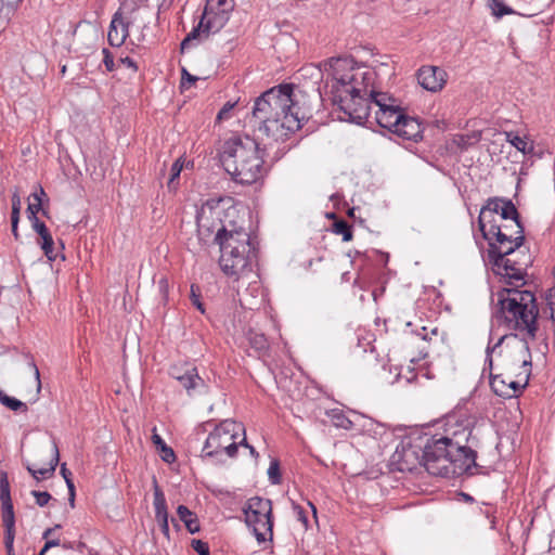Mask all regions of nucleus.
<instances>
[{
  "label": "nucleus",
  "mask_w": 555,
  "mask_h": 555,
  "mask_svg": "<svg viewBox=\"0 0 555 555\" xmlns=\"http://www.w3.org/2000/svg\"><path fill=\"white\" fill-rule=\"evenodd\" d=\"M158 291L164 301L168 299V280L166 278H160L158 281Z\"/></svg>",
  "instance_id": "nucleus-56"
},
{
  "label": "nucleus",
  "mask_w": 555,
  "mask_h": 555,
  "mask_svg": "<svg viewBox=\"0 0 555 555\" xmlns=\"http://www.w3.org/2000/svg\"><path fill=\"white\" fill-rule=\"evenodd\" d=\"M30 493L36 499V504L40 507L46 506L52 499V495L48 491L33 490Z\"/></svg>",
  "instance_id": "nucleus-47"
},
{
  "label": "nucleus",
  "mask_w": 555,
  "mask_h": 555,
  "mask_svg": "<svg viewBox=\"0 0 555 555\" xmlns=\"http://www.w3.org/2000/svg\"><path fill=\"white\" fill-rule=\"evenodd\" d=\"M423 438L403 439L391 455V465L399 472H415L423 466Z\"/></svg>",
  "instance_id": "nucleus-11"
},
{
  "label": "nucleus",
  "mask_w": 555,
  "mask_h": 555,
  "mask_svg": "<svg viewBox=\"0 0 555 555\" xmlns=\"http://www.w3.org/2000/svg\"><path fill=\"white\" fill-rule=\"evenodd\" d=\"M118 24H121V15L116 12L111 21L107 34V40L112 47H120L128 37L127 33H120Z\"/></svg>",
  "instance_id": "nucleus-25"
},
{
  "label": "nucleus",
  "mask_w": 555,
  "mask_h": 555,
  "mask_svg": "<svg viewBox=\"0 0 555 555\" xmlns=\"http://www.w3.org/2000/svg\"><path fill=\"white\" fill-rule=\"evenodd\" d=\"M530 371L527 373L524 384L516 380L506 382L501 374H490V387L492 391L502 398L509 399L518 397L522 390L528 386Z\"/></svg>",
  "instance_id": "nucleus-19"
},
{
  "label": "nucleus",
  "mask_w": 555,
  "mask_h": 555,
  "mask_svg": "<svg viewBox=\"0 0 555 555\" xmlns=\"http://www.w3.org/2000/svg\"><path fill=\"white\" fill-rule=\"evenodd\" d=\"M186 365H172L170 369H169V375L175 378L177 380V376H181L183 375V373H185L186 371Z\"/></svg>",
  "instance_id": "nucleus-57"
},
{
  "label": "nucleus",
  "mask_w": 555,
  "mask_h": 555,
  "mask_svg": "<svg viewBox=\"0 0 555 555\" xmlns=\"http://www.w3.org/2000/svg\"><path fill=\"white\" fill-rule=\"evenodd\" d=\"M228 18L229 17L225 10L214 12L210 3L207 2L201 18L204 22L203 35L208 37L210 33L219 31L225 25Z\"/></svg>",
  "instance_id": "nucleus-22"
},
{
  "label": "nucleus",
  "mask_w": 555,
  "mask_h": 555,
  "mask_svg": "<svg viewBox=\"0 0 555 555\" xmlns=\"http://www.w3.org/2000/svg\"><path fill=\"white\" fill-rule=\"evenodd\" d=\"M507 141L515 147L517 151L527 154H532L534 146L532 143H528L525 138H521L517 134L507 133Z\"/></svg>",
  "instance_id": "nucleus-36"
},
{
  "label": "nucleus",
  "mask_w": 555,
  "mask_h": 555,
  "mask_svg": "<svg viewBox=\"0 0 555 555\" xmlns=\"http://www.w3.org/2000/svg\"><path fill=\"white\" fill-rule=\"evenodd\" d=\"M347 89H339L335 91V96H332L334 105H338L339 111L344 113V119L354 122L357 125H373L371 115L372 106L374 102L370 94L371 91H366L364 87H351L347 86Z\"/></svg>",
  "instance_id": "nucleus-7"
},
{
  "label": "nucleus",
  "mask_w": 555,
  "mask_h": 555,
  "mask_svg": "<svg viewBox=\"0 0 555 555\" xmlns=\"http://www.w3.org/2000/svg\"><path fill=\"white\" fill-rule=\"evenodd\" d=\"M498 309L495 318L508 330L526 333L530 339H535L539 330V307L531 291L515 287H503L498 293Z\"/></svg>",
  "instance_id": "nucleus-2"
},
{
  "label": "nucleus",
  "mask_w": 555,
  "mask_h": 555,
  "mask_svg": "<svg viewBox=\"0 0 555 555\" xmlns=\"http://www.w3.org/2000/svg\"><path fill=\"white\" fill-rule=\"evenodd\" d=\"M236 103L237 102H231V101L224 103V105L221 107V109L217 114L216 120L221 121V120L229 119L231 116L230 113L235 107Z\"/></svg>",
  "instance_id": "nucleus-50"
},
{
  "label": "nucleus",
  "mask_w": 555,
  "mask_h": 555,
  "mask_svg": "<svg viewBox=\"0 0 555 555\" xmlns=\"http://www.w3.org/2000/svg\"><path fill=\"white\" fill-rule=\"evenodd\" d=\"M243 514L245 516V522L250 526L256 517H264L263 528L269 533V540L273 538V515H272V502L269 499L261 496H253L247 500L243 506Z\"/></svg>",
  "instance_id": "nucleus-15"
},
{
  "label": "nucleus",
  "mask_w": 555,
  "mask_h": 555,
  "mask_svg": "<svg viewBox=\"0 0 555 555\" xmlns=\"http://www.w3.org/2000/svg\"><path fill=\"white\" fill-rule=\"evenodd\" d=\"M424 127L417 117H411L403 114L393 133L403 140L418 142L423 139Z\"/></svg>",
  "instance_id": "nucleus-20"
},
{
  "label": "nucleus",
  "mask_w": 555,
  "mask_h": 555,
  "mask_svg": "<svg viewBox=\"0 0 555 555\" xmlns=\"http://www.w3.org/2000/svg\"><path fill=\"white\" fill-rule=\"evenodd\" d=\"M11 203H12L11 217H20L22 203H21V196H20V192H18L17 188L14 190V192L12 194Z\"/></svg>",
  "instance_id": "nucleus-49"
},
{
  "label": "nucleus",
  "mask_w": 555,
  "mask_h": 555,
  "mask_svg": "<svg viewBox=\"0 0 555 555\" xmlns=\"http://www.w3.org/2000/svg\"><path fill=\"white\" fill-rule=\"evenodd\" d=\"M293 509H294V512H295V513H296V515H297V519H298L300 522H302V525H304L306 528H308V517H307V515H306L305 509H304L300 505L296 504L295 502H293Z\"/></svg>",
  "instance_id": "nucleus-53"
},
{
  "label": "nucleus",
  "mask_w": 555,
  "mask_h": 555,
  "mask_svg": "<svg viewBox=\"0 0 555 555\" xmlns=\"http://www.w3.org/2000/svg\"><path fill=\"white\" fill-rule=\"evenodd\" d=\"M505 199H506V197H499V196L489 197L486 201L485 205H482V207L480 208L481 219H483L485 216L490 217V214L498 215V212L500 211L501 207L503 206V202H505Z\"/></svg>",
  "instance_id": "nucleus-34"
},
{
  "label": "nucleus",
  "mask_w": 555,
  "mask_h": 555,
  "mask_svg": "<svg viewBox=\"0 0 555 555\" xmlns=\"http://www.w3.org/2000/svg\"><path fill=\"white\" fill-rule=\"evenodd\" d=\"M264 150L260 147L255 151L250 156L244 159L241 167L236 172H232L230 176L233 181L240 184H253L262 177V169L264 164Z\"/></svg>",
  "instance_id": "nucleus-17"
},
{
  "label": "nucleus",
  "mask_w": 555,
  "mask_h": 555,
  "mask_svg": "<svg viewBox=\"0 0 555 555\" xmlns=\"http://www.w3.org/2000/svg\"><path fill=\"white\" fill-rule=\"evenodd\" d=\"M102 54H103V64L106 68L107 72H114L116 69V63H115V59H114V54L107 49V48H103L102 49Z\"/></svg>",
  "instance_id": "nucleus-46"
},
{
  "label": "nucleus",
  "mask_w": 555,
  "mask_h": 555,
  "mask_svg": "<svg viewBox=\"0 0 555 555\" xmlns=\"http://www.w3.org/2000/svg\"><path fill=\"white\" fill-rule=\"evenodd\" d=\"M293 83L275 86L259 95L253 106V118L259 122V132L284 141V116L292 108Z\"/></svg>",
  "instance_id": "nucleus-4"
},
{
  "label": "nucleus",
  "mask_w": 555,
  "mask_h": 555,
  "mask_svg": "<svg viewBox=\"0 0 555 555\" xmlns=\"http://www.w3.org/2000/svg\"><path fill=\"white\" fill-rule=\"evenodd\" d=\"M39 211H42V215L48 217V211L42 208L41 203H29L28 204L26 212H27V218L31 223L36 222V219H39L37 217V214Z\"/></svg>",
  "instance_id": "nucleus-43"
},
{
  "label": "nucleus",
  "mask_w": 555,
  "mask_h": 555,
  "mask_svg": "<svg viewBox=\"0 0 555 555\" xmlns=\"http://www.w3.org/2000/svg\"><path fill=\"white\" fill-rule=\"evenodd\" d=\"M221 199L210 198L207 199L196 210V225L199 241L207 242L208 238L221 228L231 229V224H235L230 221L228 224L223 222L222 216L224 210L220 207Z\"/></svg>",
  "instance_id": "nucleus-9"
},
{
  "label": "nucleus",
  "mask_w": 555,
  "mask_h": 555,
  "mask_svg": "<svg viewBox=\"0 0 555 555\" xmlns=\"http://www.w3.org/2000/svg\"><path fill=\"white\" fill-rule=\"evenodd\" d=\"M513 243L494 244L490 242V248L487 249L488 262L492 266L493 272L506 278L508 285H514L513 281H521L520 286L525 285L527 268L531 264L530 256H524V259L512 258L525 243V228L517 229Z\"/></svg>",
  "instance_id": "nucleus-5"
},
{
  "label": "nucleus",
  "mask_w": 555,
  "mask_h": 555,
  "mask_svg": "<svg viewBox=\"0 0 555 555\" xmlns=\"http://www.w3.org/2000/svg\"><path fill=\"white\" fill-rule=\"evenodd\" d=\"M192 548L198 554V555H209V545L207 542L198 539H193L191 541Z\"/></svg>",
  "instance_id": "nucleus-48"
},
{
  "label": "nucleus",
  "mask_w": 555,
  "mask_h": 555,
  "mask_svg": "<svg viewBox=\"0 0 555 555\" xmlns=\"http://www.w3.org/2000/svg\"><path fill=\"white\" fill-rule=\"evenodd\" d=\"M480 140V134L478 132L470 133H460L455 134L453 138V143L461 150L466 151L472 145L478 143Z\"/></svg>",
  "instance_id": "nucleus-31"
},
{
  "label": "nucleus",
  "mask_w": 555,
  "mask_h": 555,
  "mask_svg": "<svg viewBox=\"0 0 555 555\" xmlns=\"http://www.w3.org/2000/svg\"><path fill=\"white\" fill-rule=\"evenodd\" d=\"M177 515L179 519L185 525V528L190 533L194 534L201 530V525L197 515L194 512H192L188 506L179 505L177 508Z\"/></svg>",
  "instance_id": "nucleus-26"
},
{
  "label": "nucleus",
  "mask_w": 555,
  "mask_h": 555,
  "mask_svg": "<svg viewBox=\"0 0 555 555\" xmlns=\"http://www.w3.org/2000/svg\"><path fill=\"white\" fill-rule=\"evenodd\" d=\"M267 474L272 485H280L282 482L280 461L278 459L271 460Z\"/></svg>",
  "instance_id": "nucleus-41"
},
{
  "label": "nucleus",
  "mask_w": 555,
  "mask_h": 555,
  "mask_svg": "<svg viewBox=\"0 0 555 555\" xmlns=\"http://www.w3.org/2000/svg\"><path fill=\"white\" fill-rule=\"evenodd\" d=\"M152 441H153L156 450L158 451L160 459L164 462L171 464L177 460L176 453L172 450V448L167 446V443L164 441V439L159 435L154 433L152 436Z\"/></svg>",
  "instance_id": "nucleus-29"
},
{
  "label": "nucleus",
  "mask_w": 555,
  "mask_h": 555,
  "mask_svg": "<svg viewBox=\"0 0 555 555\" xmlns=\"http://www.w3.org/2000/svg\"><path fill=\"white\" fill-rule=\"evenodd\" d=\"M204 28V22L203 20L199 21L198 25L194 27L185 37L190 39V41H194L199 38V36L203 34Z\"/></svg>",
  "instance_id": "nucleus-54"
},
{
  "label": "nucleus",
  "mask_w": 555,
  "mask_h": 555,
  "mask_svg": "<svg viewBox=\"0 0 555 555\" xmlns=\"http://www.w3.org/2000/svg\"><path fill=\"white\" fill-rule=\"evenodd\" d=\"M198 80V77L191 75L185 68L181 72V88H189Z\"/></svg>",
  "instance_id": "nucleus-52"
},
{
  "label": "nucleus",
  "mask_w": 555,
  "mask_h": 555,
  "mask_svg": "<svg viewBox=\"0 0 555 555\" xmlns=\"http://www.w3.org/2000/svg\"><path fill=\"white\" fill-rule=\"evenodd\" d=\"M154 509L156 521L168 518L167 502L163 490L159 488L157 480L154 478Z\"/></svg>",
  "instance_id": "nucleus-28"
},
{
  "label": "nucleus",
  "mask_w": 555,
  "mask_h": 555,
  "mask_svg": "<svg viewBox=\"0 0 555 555\" xmlns=\"http://www.w3.org/2000/svg\"><path fill=\"white\" fill-rule=\"evenodd\" d=\"M489 5L492 10V14L499 18L513 13L512 8L504 4L503 0H490Z\"/></svg>",
  "instance_id": "nucleus-42"
},
{
  "label": "nucleus",
  "mask_w": 555,
  "mask_h": 555,
  "mask_svg": "<svg viewBox=\"0 0 555 555\" xmlns=\"http://www.w3.org/2000/svg\"><path fill=\"white\" fill-rule=\"evenodd\" d=\"M60 473H61L62 477L64 478L67 488L72 487V486H75L74 481H73V478H72V476H73L72 472L67 468L66 463H63L61 465Z\"/></svg>",
  "instance_id": "nucleus-55"
},
{
  "label": "nucleus",
  "mask_w": 555,
  "mask_h": 555,
  "mask_svg": "<svg viewBox=\"0 0 555 555\" xmlns=\"http://www.w3.org/2000/svg\"><path fill=\"white\" fill-rule=\"evenodd\" d=\"M159 524V527H160V530L163 532V534L169 539V524H168V518H165L163 520H158L157 521Z\"/></svg>",
  "instance_id": "nucleus-63"
},
{
  "label": "nucleus",
  "mask_w": 555,
  "mask_h": 555,
  "mask_svg": "<svg viewBox=\"0 0 555 555\" xmlns=\"http://www.w3.org/2000/svg\"><path fill=\"white\" fill-rule=\"evenodd\" d=\"M190 299H191V302L192 305L197 309L199 310L202 313H205V308H204V304L203 301L201 300V289L198 286L192 284L191 285V294H190Z\"/></svg>",
  "instance_id": "nucleus-44"
},
{
  "label": "nucleus",
  "mask_w": 555,
  "mask_h": 555,
  "mask_svg": "<svg viewBox=\"0 0 555 555\" xmlns=\"http://www.w3.org/2000/svg\"><path fill=\"white\" fill-rule=\"evenodd\" d=\"M20 217H11V231L15 240L20 238L18 234Z\"/></svg>",
  "instance_id": "nucleus-60"
},
{
  "label": "nucleus",
  "mask_w": 555,
  "mask_h": 555,
  "mask_svg": "<svg viewBox=\"0 0 555 555\" xmlns=\"http://www.w3.org/2000/svg\"><path fill=\"white\" fill-rule=\"evenodd\" d=\"M119 63L126 65L127 67L131 68L133 72L138 70V65L135 61L129 56L120 57Z\"/></svg>",
  "instance_id": "nucleus-59"
},
{
  "label": "nucleus",
  "mask_w": 555,
  "mask_h": 555,
  "mask_svg": "<svg viewBox=\"0 0 555 555\" xmlns=\"http://www.w3.org/2000/svg\"><path fill=\"white\" fill-rule=\"evenodd\" d=\"M264 517H256L255 521L249 527L253 528L254 535L259 543L266 542V532L260 531L259 526L263 527Z\"/></svg>",
  "instance_id": "nucleus-45"
},
{
  "label": "nucleus",
  "mask_w": 555,
  "mask_h": 555,
  "mask_svg": "<svg viewBox=\"0 0 555 555\" xmlns=\"http://www.w3.org/2000/svg\"><path fill=\"white\" fill-rule=\"evenodd\" d=\"M52 452L53 456L50 461L49 467L37 469V476L41 475L42 477H52L54 475L60 462V451L55 441H53Z\"/></svg>",
  "instance_id": "nucleus-38"
},
{
  "label": "nucleus",
  "mask_w": 555,
  "mask_h": 555,
  "mask_svg": "<svg viewBox=\"0 0 555 555\" xmlns=\"http://www.w3.org/2000/svg\"><path fill=\"white\" fill-rule=\"evenodd\" d=\"M42 196H46V192L42 186L39 185V192H34L30 194V197L34 198L33 203H41L42 204Z\"/></svg>",
  "instance_id": "nucleus-62"
},
{
  "label": "nucleus",
  "mask_w": 555,
  "mask_h": 555,
  "mask_svg": "<svg viewBox=\"0 0 555 555\" xmlns=\"http://www.w3.org/2000/svg\"><path fill=\"white\" fill-rule=\"evenodd\" d=\"M177 380L186 390L189 396L207 390L205 380L198 375L197 367L193 365H186L185 373L181 376H177Z\"/></svg>",
  "instance_id": "nucleus-21"
},
{
  "label": "nucleus",
  "mask_w": 555,
  "mask_h": 555,
  "mask_svg": "<svg viewBox=\"0 0 555 555\" xmlns=\"http://www.w3.org/2000/svg\"><path fill=\"white\" fill-rule=\"evenodd\" d=\"M292 108L288 111V117L284 116L285 138L289 133H294L302 127V122L309 120L313 116V106L308 103L307 93H292Z\"/></svg>",
  "instance_id": "nucleus-13"
},
{
  "label": "nucleus",
  "mask_w": 555,
  "mask_h": 555,
  "mask_svg": "<svg viewBox=\"0 0 555 555\" xmlns=\"http://www.w3.org/2000/svg\"><path fill=\"white\" fill-rule=\"evenodd\" d=\"M184 167V160L182 157L177 158L170 168V177L167 182V186L169 190H176L178 185V179L180 178V173Z\"/></svg>",
  "instance_id": "nucleus-37"
},
{
  "label": "nucleus",
  "mask_w": 555,
  "mask_h": 555,
  "mask_svg": "<svg viewBox=\"0 0 555 555\" xmlns=\"http://www.w3.org/2000/svg\"><path fill=\"white\" fill-rule=\"evenodd\" d=\"M22 1L23 0H0V13L3 14L7 22L14 15Z\"/></svg>",
  "instance_id": "nucleus-40"
},
{
  "label": "nucleus",
  "mask_w": 555,
  "mask_h": 555,
  "mask_svg": "<svg viewBox=\"0 0 555 555\" xmlns=\"http://www.w3.org/2000/svg\"><path fill=\"white\" fill-rule=\"evenodd\" d=\"M498 215L502 220H512L517 229L525 228L524 223L521 222L519 211L517 210L513 201L509 198H506L505 202H503V206L501 207Z\"/></svg>",
  "instance_id": "nucleus-27"
},
{
  "label": "nucleus",
  "mask_w": 555,
  "mask_h": 555,
  "mask_svg": "<svg viewBox=\"0 0 555 555\" xmlns=\"http://www.w3.org/2000/svg\"><path fill=\"white\" fill-rule=\"evenodd\" d=\"M332 424L337 428L351 429L353 423L347 417L340 409H333L327 413Z\"/></svg>",
  "instance_id": "nucleus-33"
},
{
  "label": "nucleus",
  "mask_w": 555,
  "mask_h": 555,
  "mask_svg": "<svg viewBox=\"0 0 555 555\" xmlns=\"http://www.w3.org/2000/svg\"><path fill=\"white\" fill-rule=\"evenodd\" d=\"M515 237V234L507 233L503 230V225L495 229L492 232H485L482 238L488 242V248H490V242L494 244H501V243H513V238Z\"/></svg>",
  "instance_id": "nucleus-30"
},
{
  "label": "nucleus",
  "mask_w": 555,
  "mask_h": 555,
  "mask_svg": "<svg viewBox=\"0 0 555 555\" xmlns=\"http://www.w3.org/2000/svg\"><path fill=\"white\" fill-rule=\"evenodd\" d=\"M447 72L438 66L424 65L417 70V80L422 88L430 92H438L447 83Z\"/></svg>",
  "instance_id": "nucleus-18"
},
{
  "label": "nucleus",
  "mask_w": 555,
  "mask_h": 555,
  "mask_svg": "<svg viewBox=\"0 0 555 555\" xmlns=\"http://www.w3.org/2000/svg\"><path fill=\"white\" fill-rule=\"evenodd\" d=\"M231 227L221 228L212 242L220 247L219 264L222 272L237 280L243 273L251 271L253 261L257 258V247L244 228L235 224Z\"/></svg>",
  "instance_id": "nucleus-3"
},
{
  "label": "nucleus",
  "mask_w": 555,
  "mask_h": 555,
  "mask_svg": "<svg viewBox=\"0 0 555 555\" xmlns=\"http://www.w3.org/2000/svg\"><path fill=\"white\" fill-rule=\"evenodd\" d=\"M422 438L423 466L430 475L446 478L473 475V468L479 467L476 460L480 440L473 428L447 429Z\"/></svg>",
  "instance_id": "nucleus-1"
},
{
  "label": "nucleus",
  "mask_w": 555,
  "mask_h": 555,
  "mask_svg": "<svg viewBox=\"0 0 555 555\" xmlns=\"http://www.w3.org/2000/svg\"><path fill=\"white\" fill-rule=\"evenodd\" d=\"M246 339L249 346L257 352L259 357H264L269 353L270 344L263 333H259L253 328L246 333Z\"/></svg>",
  "instance_id": "nucleus-24"
},
{
  "label": "nucleus",
  "mask_w": 555,
  "mask_h": 555,
  "mask_svg": "<svg viewBox=\"0 0 555 555\" xmlns=\"http://www.w3.org/2000/svg\"><path fill=\"white\" fill-rule=\"evenodd\" d=\"M243 514L245 516V522L250 526L256 517H264L263 528L269 533V540L273 538V515H272V502L269 499L261 496H253L247 500L243 506Z\"/></svg>",
  "instance_id": "nucleus-14"
},
{
  "label": "nucleus",
  "mask_w": 555,
  "mask_h": 555,
  "mask_svg": "<svg viewBox=\"0 0 555 555\" xmlns=\"http://www.w3.org/2000/svg\"><path fill=\"white\" fill-rule=\"evenodd\" d=\"M332 231L335 234H340L344 242H349L353 237L352 227L344 219H336L332 224Z\"/></svg>",
  "instance_id": "nucleus-35"
},
{
  "label": "nucleus",
  "mask_w": 555,
  "mask_h": 555,
  "mask_svg": "<svg viewBox=\"0 0 555 555\" xmlns=\"http://www.w3.org/2000/svg\"><path fill=\"white\" fill-rule=\"evenodd\" d=\"M4 547L8 555H15L14 552V540H3Z\"/></svg>",
  "instance_id": "nucleus-64"
},
{
  "label": "nucleus",
  "mask_w": 555,
  "mask_h": 555,
  "mask_svg": "<svg viewBox=\"0 0 555 555\" xmlns=\"http://www.w3.org/2000/svg\"><path fill=\"white\" fill-rule=\"evenodd\" d=\"M243 436H245V434H243ZM237 443H238V447L242 446V447L247 448V450H249V453L251 456H254L256 459L259 457V453L256 451V449L251 444H249L247 442L246 437H243L241 441H237Z\"/></svg>",
  "instance_id": "nucleus-58"
},
{
  "label": "nucleus",
  "mask_w": 555,
  "mask_h": 555,
  "mask_svg": "<svg viewBox=\"0 0 555 555\" xmlns=\"http://www.w3.org/2000/svg\"><path fill=\"white\" fill-rule=\"evenodd\" d=\"M370 94L374 106L377 107L372 118L373 125L376 124L393 133V129L397 128V122L399 124L404 112L395 105L396 100L388 93L371 90Z\"/></svg>",
  "instance_id": "nucleus-12"
},
{
  "label": "nucleus",
  "mask_w": 555,
  "mask_h": 555,
  "mask_svg": "<svg viewBox=\"0 0 555 555\" xmlns=\"http://www.w3.org/2000/svg\"><path fill=\"white\" fill-rule=\"evenodd\" d=\"M478 227H479V230H480L481 234L483 235V231L485 232H492L495 229L502 227V223H499V221L496 219V215H494V214H490V217L489 216H485L483 219H481V215L479 214V216H478Z\"/></svg>",
  "instance_id": "nucleus-39"
},
{
  "label": "nucleus",
  "mask_w": 555,
  "mask_h": 555,
  "mask_svg": "<svg viewBox=\"0 0 555 555\" xmlns=\"http://www.w3.org/2000/svg\"><path fill=\"white\" fill-rule=\"evenodd\" d=\"M259 147V143L249 135H233L222 144L219 152L220 164L229 175L236 172L244 159Z\"/></svg>",
  "instance_id": "nucleus-8"
},
{
  "label": "nucleus",
  "mask_w": 555,
  "mask_h": 555,
  "mask_svg": "<svg viewBox=\"0 0 555 555\" xmlns=\"http://www.w3.org/2000/svg\"><path fill=\"white\" fill-rule=\"evenodd\" d=\"M34 231L40 236L41 241L39 242L44 255L51 261L56 259V255L54 254V241L49 232L44 222L36 219V222L31 223Z\"/></svg>",
  "instance_id": "nucleus-23"
},
{
  "label": "nucleus",
  "mask_w": 555,
  "mask_h": 555,
  "mask_svg": "<svg viewBox=\"0 0 555 555\" xmlns=\"http://www.w3.org/2000/svg\"><path fill=\"white\" fill-rule=\"evenodd\" d=\"M0 502L1 518L4 528L3 540H15V513L11 498L10 482L5 472H2L0 475Z\"/></svg>",
  "instance_id": "nucleus-16"
},
{
  "label": "nucleus",
  "mask_w": 555,
  "mask_h": 555,
  "mask_svg": "<svg viewBox=\"0 0 555 555\" xmlns=\"http://www.w3.org/2000/svg\"><path fill=\"white\" fill-rule=\"evenodd\" d=\"M546 299H547V305H548V307H550V309H551V315H550V319L552 320L553 327H554V328H553V331H554V343H553V348H554V350H555V310H554V307H553V306L555 305V302H553L548 297H546Z\"/></svg>",
  "instance_id": "nucleus-61"
},
{
  "label": "nucleus",
  "mask_w": 555,
  "mask_h": 555,
  "mask_svg": "<svg viewBox=\"0 0 555 555\" xmlns=\"http://www.w3.org/2000/svg\"><path fill=\"white\" fill-rule=\"evenodd\" d=\"M240 433L245 434L243 424L233 420L220 422L206 438L201 456L203 459H210L216 464H223L225 462L223 454L230 459L236 457L238 452L236 439Z\"/></svg>",
  "instance_id": "nucleus-6"
},
{
  "label": "nucleus",
  "mask_w": 555,
  "mask_h": 555,
  "mask_svg": "<svg viewBox=\"0 0 555 555\" xmlns=\"http://www.w3.org/2000/svg\"><path fill=\"white\" fill-rule=\"evenodd\" d=\"M412 333L420 336L423 340H431L430 335H438V327L435 326L428 331L426 326H422L421 328L412 330Z\"/></svg>",
  "instance_id": "nucleus-51"
},
{
  "label": "nucleus",
  "mask_w": 555,
  "mask_h": 555,
  "mask_svg": "<svg viewBox=\"0 0 555 555\" xmlns=\"http://www.w3.org/2000/svg\"><path fill=\"white\" fill-rule=\"evenodd\" d=\"M0 403L3 404L11 411L27 413L28 406L25 402L7 395L3 390H0Z\"/></svg>",
  "instance_id": "nucleus-32"
},
{
  "label": "nucleus",
  "mask_w": 555,
  "mask_h": 555,
  "mask_svg": "<svg viewBox=\"0 0 555 555\" xmlns=\"http://www.w3.org/2000/svg\"><path fill=\"white\" fill-rule=\"evenodd\" d=\"M324 65L328 66L332 70L334 80L331 89L332 96H335L336 90L341 92L339 89H346L345 87L347 86L360 87L361 89L365 87L367 89L371 85L373 75L371 72L360 73L351 67L349 72L339 75L340 68L349 65V61L347 59L331 57L330 60L325 61Z\"/></svg>",
  "instance_id": "nucleus-10"
}]
</instances>
